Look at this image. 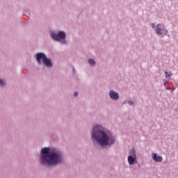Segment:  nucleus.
Segmentation results:
<instances>
[{
    "label": "nucleus",
    "mask_w": 178,
    "mask_h": 178,
    "mask_svg": "<svg viewBox=\"0 0 178 178\" xmlns=\"http://www.w3.org/2000/svg\"><path fill=\"white\" fill-rule=\"evenodd\" d=\"M40 162L42 165H56L62 162V153L58 151L50 152L48 147H44L42 149L40 156Z\"/></svg>",
    "instance_id": "f257e3e1"
},
{
    "label": "nucleus",
    "mask_w": 178,
    "mask_h": 178,
    "mask_svg": "<svg viewBox=\"0 0 178 178\" xmlns=\"http://www.w3.org/2000/svg\"><path fill=\"white\" fill-rule=\"evenodd\" d=\"M41 59L44 66L52 67V62H51V59L47 58V56H45V54L44 53H38L36 54V60L39 65H41Z\"/></svg>",
    "instance_id": "7ed1b4c3"
},
{
    "label": "nucleus",
    "mask_w": 178,
    "mask_h": 178,
    "mask_svg": "<svg viewBox=\"0 0 178 178\" xmlns=\"http://www.w3.org/2000/svg\"><path fill=\"white\" fill-rule=\"evenodd\" d=\"M74 97H78V96H79V92H75L74 93Z\"/></svg>",
    "instance_id": "4468645a"
},
{
    "label": "nucleus",
    "mask_w": 178,
    "mask_h": 178,
    "mask_svg": "<svg viewBox=\"0 0 178 178\" xmlns=\"http://www.w3.org/2000/svg\"><path fill=\"white\" fill-rule=\"evenodd\" d=\"M109 95L111 99H114L115 101L119 99V94L113 90L110 91Z\"/></svg>",
    "instance_id": "423d86ee"
},
{
    "label": "nucleus",
    "mask_w": 178,
    "mask_h": 178,
    "mask_svg": "<svg viewBox=\"0 0 178 178\" xmlns=\"http://www.w3.org/2000/svg\"><path fill=\"white\" fill-rule=\"evenodd\" d=\"M155 31L158 35H166L168 34V31L165 29L164 24H158L156 26Z\"/></svg>",
    "instance_id": "20e7f679"
},
{
    "label": "nucleus",
    "mask_w": 178,
    "mask_h": 178,
    "mask_svg": "<svg viewBox=\"0 0 178 178\" xmlns=\"http://www.w3.org/2000/svg\"><path fill=\"white\" fill-rule=\"evenodd\" d=\"M129 156H137L136 155V151L134 150V149H131L130 151H129Z\"/></svg>",
    "instance_id": "1a4fd4ad"
},
{
    "label": "nucleus",
    "mask_w": 178,
    "mask_h": 178,
    "mask_svg": "<svg viewBox=\"0 0 178 178\" xmlns=\"http://www.w3.org/2000/svg\"><path fill=\"white\" fill-rule=\"evenodd\" d=\"M129 105H133V102H129Z\"/></svg>",
    "instance_id": "dca6fc26"
},
{
    "label": "nucleus",
    "mask_w": 178,
    "mask_h": 178,
    "mask_svg": "<svg viewBox=\"0 0 178 178\" xmlns=\"http://www.w3.org/2000/svg\"><path fill=\"white\" fill-rule=\"evenodd\" d=\"M151 26H152V29H155V24L152 23V24H151Z\"/></svg>",
    "instance_id": "2eb2a0df"
},
{
    "label": "nucleus",
    "mask_w": 178,
    "mask_h": 178,
    "mask_svg": "<svg viewBox=\"0 0 178 178\" xmlns=\"http://www.w3.org/2000/svg\"><path fill=\"white\" fill-rule=\"evenodd\" d=\"M136 161H137V156H128V163L130 165H133L134 162H136Z\"/></svg>",
    "instance_id": "6e6552de"
},
{
    "label": "nucleus",
    "mask_w": 178,
    "mask_h": 178,
    "mask_svg": "<svg viewBox=\"0 0 178 178\" xmlns=\"http://www.w3.org/2000/svg\"><path fill=\"white\" fill-rule=\"evenodd\" d=\"M152 157L153 161H154L155 162H162V161H163V159H162V156H158L156 153H153L152 154Z\"/></svg>",
    "instance_id": "0eeeda50"
},
{
    "label": "nucleus",
    "mask_w": 178,
    "mask_h": 178,
    "mask_svg": "<svg viewBox=\"0 0 178 178\" xmlns=\"http://www.w3.org/2000/svg\"><path fill=\"white\" fill-rule=\"evenodd\" d=\"M89 63L91 65H95V61H94V60H92V59H89Z\"/></svg>",
    "instance_id": "9b49d317"
},
{
    "label": "nucleus",
    "mask_w": 178,
    "mask_h": 178,
    "mask_svg": "<svg viewBox=\"0 0 178 178\" xmlns=\"http://www.w3.org/2000/svg\"><path fill=\"white\" fill-rule=\"evenodd\" d=\"M51 38L55 41H60V40H65L66 38V33L62 31L58 33H51Z\"/></svg>",
    "instance_id": "39448f33"
},
{
    "label": "nucleus",
    "mask_w": 178,
    "mask_h": 178,
    "mask_svg": "<svg viewBox=\"0 0 178 178\" xmlns=\"http://www.w3.org/2000/svg\"><path fill=\"white\" fill-rule=\"evenodd\" d=\"M167 90H172V91H175L176 90L175 88H168Z\"/></svg>",
    "instance_id": "ddd939ff"
},
{
    "label": "nucleus",
    "mask_w": 178,
    "mask_h": 178,
    "mask_svg": "<svg viewBox=\"0 0 178 178\" xmlns=\"http://www.w3.org/2000/svg\"><path fill=\"white\" fill-rule=\"evenodd\" d=\"M92 138L102 145V147L111 145L115 143V138L113 136H108L106 133L102 131L99 125L94 127L92 131Z\"/></svg>",
    "instance_id": "f03ea898"
},
{
    "label": "nucleus",
    "mask_w": 178,
    "mask_h": 178,
    "mask_svg": "<svg viewBox=\"0 0 178 178\" xmlns=\"http://www.w3.org/2000/svg\"><path fill=\"white\" fill-rule=\"evenodd\" d=\"M0 86H5V82H3V81L2 79H0Z\"/></svg>",
    "instance_id": "f8f14e48"
},
{
    "label": "nucleus",
    "mask_w": 178,
    "mask_h": 178,
    "mask_svg": "<svg viewBox=\"0 0 178 178\" xmlns=\"http://www.w3.org/2000/svg\"><path fill=\"white\" fill-rule=\"evenodd\" d=\"M168 84V81L164 83V86H166V85Z\"/></svg>",
    "instance_id": "f3484780"
},
{
    "label": "nucleus",
    "mask_w": 178,
    "mask_h": 178,
    "mask_svg": "<svg viewBox=\"0 0 178 178\" xmlns=\"http://www.w3.org/2000/svg\"><path fill=\"white\" fill-rule=\"evenodd\" d=\"M164 73H165V76L166 78L172 77V72H168L165 71Z\"/></svg>",
    "instance_id": "9d476101"
}]
</instances>
